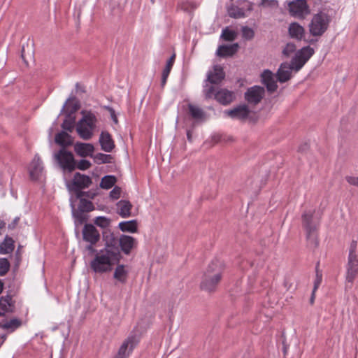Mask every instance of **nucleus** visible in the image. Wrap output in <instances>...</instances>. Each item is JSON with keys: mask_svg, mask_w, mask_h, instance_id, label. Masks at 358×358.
Returning <instances> with one entry per match:
<instances>
[{"mask_svg": "<svg viewBox=\"0 0 358 358\" xmlns=\"http://www.w3.org/2000/svg\"><path fill=\"white\" fill-rule=\"evenodd\" d=\"M225 269L224 262L220 259H213L203 273L200 287L208 292L215 291L220 282Z\"/></svg>", "mask_w": 358, "mask_h": 358, "instance_id": "f257e3e1", "label": "nucleus"}, {"mask_svg": "<svg viewBox=\"0 0 358 358\" xmlns=\"http://www.w3.org/2000/svg\"><path fill=\"white\" fill-rule=\"evenodd\" d=\"M94 259L90 262V268L97 273H106L111 271L116 260L118 253L115 251L103 248L99 251L94 252Z\"/></svg>", "mask_w": 358, "mask_h": 358, "instance_id": "f03ea898", "label": "nucleus"}, {"mask_svg": "<svg viewBox=\"0 0 358 358\" xmlns=\"http://www.w3.org/2000/svg\"><path fill=\"white\" fill-rule=\"evenodd\" d=\"M358 276L357 242L352 241L350 245L348 264L345 273V287L351 289L354 280Z\"/></svg>", "mask_w": 358, "mask_h": 358, "instance_id": "7ed1b4c3", "label": "nucleus"}, {"mask_svg": "<svg viewBox=\"0 0 358 358\" xmlns=\"http://www.w3.org/2000/svg\"><path fill=\"white\" fill-rule=\"evenodd\" d=\"M81 113L83 117L76 124V131L82 139L87 141L94 134L97 120L92 112L83 110Z\"/></svg>", "mask_w": 358, "mask_h": 358, "instance_id": "20e7f679", "label": "nucleus"}, {"mask_svg": "<svg viewBox=\"0 0 358 358\" xmlns=\"http://www.w3.org/2000/svg\"><path fill=\"white\" fill-rule=\"evenodd\" d=\"M331 17L325 13H318L313 15L308 28L313 36H322L328 29Z\"/></svg>", "mask_w": 358, "mask_h": 358, "instance_id": "39448f33", "label": "nucleus"}, {"mask_svg": "<svg viewBox=\"0 0 358 358\" xmlns=\"http://www.w3.org/2000/svg\"><path fill=\"white\" fill-rule=\"evenodd\" d=\"M314 210H308L302 215L303 226L306 231V237L309 244L316 247L318 244L316 234V226L313 223Z\"/></svg>", "mask_w": 358, "mask_h": 358, "instance_id": "423d86ee", "label": "nucleus"}, {"mask_svg": "<svg viewBox=\"0 0 358 358\" xmlns=\"http://www.w3.org/2000/svg\"><path fill=\"white\" fill-rule=\"evenodd\" d=\"M83 239L89 243L86 250L94 253L96 250L94 246L100 241L101 235L97 229L92 224H85L82 230Z\"/></svg>", "mask_w": 358, "mask_h": 358, "instance_id": "0eeeda50", "label": "nucleus"}, {"mask_svg": "<svg viewBox=\"0 0 358 358\" xmlns=\"http://www.w3.org/2000/svg\"><path fill=\"white\" fill-rule=\"evenodd\" d=\"M55 159L64 171L72 172L76 169V162L71 152L62 148L55 155Z\"/></svg>", "mask_w": 358, "mask_h": 358, "instance_id": "6e6552de", "label": "nucleus"}, {"mask_svg": "<svg viewBox=\"0 0 358 358\" xmlns=\"http://www.w3.org/2000/svg\"><path fill=\"white\" fill-rule=\"evenodd\" d=\"M138 343L135 335H129L121 344L113 358H129Z\"/></svg>", "mask_w": 358, "mask_h": 358, "instance_id": "1a4fd4ad", "label": "nucleus"}, {"mask_svg": "<svg viewBox=\"0 0 358 358\" xmlns=\"http://www.w3.org/2000/svg\"><path fill=\"white\" fill-rule=\"evenodd\" d=\"M288 6L290 14L299 18H304L310 13L306 0H294L289 2Z\"/></svg>", "mask_w": 358, "mask_h": 358, "instance_id": "9d476101", "label": "nucleus"}, {"mask_svg": "<svg viewBox=\"0 0 358 358\" xmlns=\"http://www.w3.org/2000/svg\"><path fill=\"white\" fill-rule=\"evenodd\" d=\"M118 243L121 251L126 255H130L138 246V241L135 238L125 234L120 236Z\"/></svg>", "mask_w": 358, "mask_h": 358, "instance_id": "9b49d317", "label": "nucleus"}, {"mask_svg": "<svg viewBox=\"0 0 358 358\" xmlns=\"http://www.w3.org/2000/svg\"><path fill=\"white\" fill-rule=\"evenodd\" d=\"M264 88L260 86H253L245 93V99L249 104L257 105L264 96Z\"/></svg>", "mask_w": 358, "mask_h": 358, "instance_id": "f8f14e48", "label": "nucleus"}, {"mask_svg": "<svg viewBox=\"0 0 358 358\" xmlns=\"http://www.w3.org/2000/svg\"><path fill=\"white\" fill-rule=\"evenodd\" d=\"M236 98L234 92L227 89H220L216 92L215 99L221 104L227 106L230 104Z\"/></svg>", "mask_w": 358, "mask_h": 358, "instance_id": "ddd939ff", "label": "nucleus"}, {"mask_svg": "<svg viewBox=\"0 0 358 358\" xmlns=\"http://www.w3.org/2000/svg\"><path fill=\"white\" fill-rule=\"evenodd\" d=\"M225 113L229 117L233 119L244 120L249 115L250 110L247 105L243 104L231 110H228Z\"/></svg>", "mask_w": 358, "mask_h": 358, "instance_id": "4468645a", "label": "nucleus"}, {"mask_svg": "<svg viewBox=\"0 0 358 358\" xmlns=\"http://www.w3.org/2000/svg\"><path fill=\"white\" fill-rule=\"evenodd\" d=\"M43 170V163L40 157L37 155L34 157L30 164L29 171L32 180H38Z\"/></svg>", "mask_w": 358, "mask_h": 358, "instance_id": "2eb2a0df", "label": "nucleus"}, {"mask_svg": "<svg viewBox=\"0 0 358 358\" xmlns=\"http://www.w3.org/2000/svg\"><path fill=\"white\" fill-rule=\"evenodd\" d=\"M261 77L262 83L266 85L268 92H273L277 90L278 85L275 80L274 75L271 71H264Z\"/></svg>", "mask_w": 358, "mask_h": 358, "instance_id": "dca6fc26", "label": "nucleus"}, {"mask_svg": "<svg viewBox=\"0 0 358 358\" xmlns=\"http://www.w3.org/2000/svg\"><path fill=\"white\" fill-rule=\"evenodd\" d=\"M74 150L78 155L82 157H92L94 151V147L91 143L77 142L74 145Z\"/></svg>", "mask_w": 358, "mask_h": 358, "instance_id": "f3484780", "label": "nucleus"}, {"mask_svg": "<svg viewBox=\"0 0 358 358\" xmlns=\"http://www.w3.org/2000/svg\"><path fill=\"white\" fill-rule=\"evenodd\" d=\"M101 149L107 152H111L115 148V143L111 135L108 131H102L99 137Z\"/></svg>", "mask_w": 358, "mask_h": 358, "instance_id": "a211bd4d", "label": "nucleus"}, {"mask_svg": "<svg viewBox=\"0 0 358 358\" xmlns=\"http://www.w3.org/2000/svg\"><path fill=\"white\" fill-rule=\"evenodd\" d=\"M238 44L220 45L217 50V55L221 57L233 56L238 50Z\"/></svg>", "mask_w": 358, "mask_h": 358, "instance_id": "6ab92c4d", "label": "nucleus"}, {"mask_svg": "<svg viewBox=\"0 0 358 358\" xmlns=\"http://www.w3.org/2000/svg\"><path fill=\"white\" fill-rule=\"evenodd\" d=\"M294 70L289 64H282L277 72V79L280 83H285L291 78Z\"/></svg>", "mask_w": 358, "mask_h": 358, "instance_id": "aec40b11", "label": "nucleus"}, {"mask_svg": "<svg viewBox=\"0 0 358 358\" xmlns=\"http://www.w3.org/2000/svg\"><path fill=\"white\" fill-rule=\"evenodd\" d=\"M92 183L91 178L85 175L76 173L73 179V185L78 189H85L88 187Z\"/></svg>", "mask_w": 358, "mask_h": 358, "instance_id": "412c9836", "label": "nucleus"}, {"mask_svg": "<svg viewBox=\"0 0 358 358\" xmlns=\"http://www.w3.org/2000/svg\"><path fill=\"white\" fill-rule=\"evenodd\" d=\"M225 76L223 69L220 66H215L213 71L208 75V80L213 84L220 83Z\"/></svg>", "mask_w": 358, "mask_h": 358, "instance_id": "4be33fe9", "label": "nucleus"}, {"mask_svg": "<svg viewBox=\"0 0 358 358\" xmlns=\"http://www.w3.org/2000/svg\"><path fill=\"white\" fill-rule=\"evenodd\" d=\"M288 31L291 38L299 41L302 39L305 34L304 28L297 22L291 23Z\"/></svg>", "mask_w": 358, "mask_h": 358, "instance_id": "5701e85b", "label": "nucleus"}, {"mask_svg": "<svg viewBox=\"0 0 358 358\" xmlns=\"http://www.w3.org/2000/svg\"><path fill=\"white\" fill-rule=\"evenodd\" d=\"M55 142L65 148L73 143V138L68 133L62 131L56 135Z\"/></svg>", "mask_w": 358, "mask_h": 358, "instance_id": "b1692460", "label": "nucleus"}, {"mask_svg": "<svg viewBox=\"0 0 358 358\" xmlns=\"http://www.w3.org/2000/svg\"><path fill=\"white\" fill-rule=\"evenodd\" d=\"M117 213L122 217H128L131 215V203L129 201L121 200L117 203Z\"/></svg>", "mask_w": 358, "mask_h": 358, "instance_id": "393cba45", "label": "nucleus"}, {"mask_svg": "<svg viewBox=\"0 0 358 358\" xmlns=\"http://www.w3.org/2000/svg\"><path fill=\"white\" fill-rule=\"evenodd\" d=\"M118 227L123 232L136 233L138 232V222L136 220L123 221L119 223Z\"/></svg>", "mask_w": 358, "mask_h": 358, "instance_id": "a878e982", "label": "nucleus"}, {"mask_svg": "<svg viewBox=\"0 0 358 358\" xmlns=\"http://www.w3.org/2000/svg\"><path fill=\"white\" fill-rule=\"evenodd\" d=\"M176 55H173L167 61L166 67L163 70L162 72V85L164 87L166 85V80L169 76L171 70L173 67L174 61H175Z\"/></svg>", "mask_w": 358, "mask_h": 358, "instance_id": "bb28decb", "label": "nucleus"}, {"mask_svg": "<svg viewBox=\"0 0 358 358\" xmlns=\"http://www.w3.org/2000/svg\"><path fill=\"white\" fill-rule=\"evenodd\" d=\"M79 101L76 100L75 98L68 99L64 106V109L66 112L69 113V115L76 113L77 110H79Z\"/></svg>", "mask_w": 358, "mask_h": 358, "instance_id": "cd10ccee", "label": "nucleus"}, {"mask_svg": "<svg viewBox=\"0 0 358 358\" xmlns=\"http://www.w3.org/2000/svg\"><path fill=\"white\" fill-rule=\"evenodd\" d=\"M14 250V241L6 236L4 241L0 245V253L8 254Z\"/></svg>", "mask_w": 358, "mask_h": 358, "instance_id": "c85d7f7f", "label": "nucleus"}, {"mask_svg": "<svg viewBox=\"0 0 358 358\" xmlns=\"http://www.w3.org/2000/svg\"><path fill=\"white\" fill-rule=\"evenodd\" d=\"M103 241H105V248L111 249L114 248L117 243L115 235L111 232H104L103 234Z\"/></svg>", "mask_w": 358, "mask_h": 358, "instance_id": "c756f323", "label": "nucleus"}, {"mask_svg": "<svg viewBox=\"0 0 358 358\" xmlns=\"http://www.w3.org/2000/svg\"><path fill=\"white\" fill-rule=\"evenodd\" d=\"M315 51L314 49L310 46H306L301 48L299 50L296 54L299 55L303 61H304V64H306L309 59L313 55Z\"/></svg>", "mask_w": 358, "mask_h": 358, "instance_id": "7c9ffc66", "label": "nucleus"}, {"mask_svg": "<svg viewBox=\"0 0 358 358\" xmlns=\"http://www.w3.org/2000/svg\"><path fill=\"white\" fill-rule=\"evenodd\" d=\"M114 278L122 283H124L127 280V273L123 265H118L114 272Z\"/></svg>", "mask_w": 358, "mask_h": 358, "instance_id": "2f4dec72", "label": "nucleus"}, {"mask_svg": "<svg viewBox=\"0 0 358 358\" xmlns=\"http://www.w3.org/2000/svg\"><path fill=\"white\" fill-rule=\"evenodd\" d=\"M189 113L192 116L193 119L199 120L203 117L204 113L203 111L193 104L188 105Z\"/></svg>", "mask_w": 358, "mask_h": 358, "instance_id": "473e14b6", "label": "nucleus"}, {"mask_svg": "<svg viewBox=\"0 0 358 358\" xmlns=\"http://www.w3.org/2000/svg\"><path fill=\"white\" fill-rule=\"evenodd\" d=\"M116 182V178L113 176H106L102 178L100 182V187L102 189H110Z\"/></svg>", "mask_w": 358, "mask_h": 358, "instance_id": "72a5a7b5", "label": "nucleus"}, {"mask_svg": "<svg viewBox=\"0 0 358 358\" xmlns=\"http://www.w3.org/2000/svg\"><path fill=\"white\" fill-rule=\"evenodd\" d=\"M11 298L8 296L6 298L1 297L0 299V315H3L6 313L11 310Z\"/></svg>", "mask_w": 358, "mask_h": 358, "instance_id": "f704fd0d", "label": "nucleus"}, {"mask_svg": "<svg viewBox=\"0 0 358 358\" xmlns=\"http://www.w3.org/2000/svg\"><path fill=\"white\" fill-rule=\"evenodd\" d=\"M78 209L82 212H91L94 209V206L92 201L85 199H80Z\"/></svg>", "mask_w": 358, "mask_h": 358, "instance_id": "c9c22d12", "label": "nucleus"}, {"mask_svg": "<svg viewBox=\"0 0 358 358\" xmlns=\"http://www.w3.org/2000/svg\"><path fill=\"white\" fill-rule=\"evenodd\" d=\"M228 14L231 17L241 18L245 17V12L238 6H231L228 8Z\"/></svg>", "mask_w": 358, "mask_h": 358, "instance_id": "e433bc0d", "label": "nucleus"}, {"mask_svg": "<svg viewBox=\"0 0 358 358\" xmlns=\"http://www.w3.org/2000/svg\"><path fill=\"white\" fill-rule=\"evenodd\" d=\"M237 33L235 31L229 29L228 27L224 28L221 34V37L226 41H233L236 39Z\"/></svg>", "mask_w": 358, "mask_h": 358, "instance_id": "4c0bfd02", "label": "nucleus"}, {"mask_svg": "<svg viewBox=\"0 0 358 358\" xmlns=\"http://www.w3.org/2000/svg\"><path fill=\"white\" fill-rule=\"evenodd\" d=\"M304 64L303 59L296 53L289 65L295 71H298L303 66Z\"/></svg>", "mask_w": 358, "mask_h": 358, "instance_id": "58836bf2", "label": "nucleus"}, {"mask_svg": "<svg viewBox=\"0 0 358 358\" xmlns=\"http://www.w3.org/2000/svg\"><path fill=\"white\" fill-rule=\"evenodd\" d=\"M304 64L303 59L296 53L289 65L295 71H298L303 66Z\"/></svg>", "mask_w": 358, "mask_h": 358, "instance_id": "ea45409f", "label": "nucleus"}, {"mask_svg": "<svg viewBox=\"0 0 358 358\" xmlns=\"http://www.w3.org/2000/svg\"><path fill=\"white\" fill-rule=\"evenodd\" d=\"M94 223L102 229H106L110 226V220L104 216H99L94 219Z\"/></svg>", "mask_w": 358, "mask_h": 358, "instance_id": "a19ab883", "label": "nucleus"}, {"mask_svg": "<svg viewBox=\"0 0 358 358\" xmlns=\"http://www.w3.org/2000/svg\"><path fill=\"white\" fill-rule=\"evenodd\" d=\"M21 325V322L17 319H12L2 324L4 329H10L14 331Z\"/></svg>", "mask_w": 358, "mask_h": 358, "instance_id": "79ce46f5", "label": "nucleus"}, {"mask_svg": "<svg viewBox=\"0 0 358 358\" xmlns=\"http://www.w3.org/2000/svg\"><path fill=\"white\" fill-rule=\"evenodd\" d=\"M94 161L97 164H103V163H110L112 159V157L110 155L98 153L94 157Z\"/></svg>", "mask_w": 358, "mask_h": 358, "instance_id": "37998d69", "label": "nucleus"}, {"mask_svg": "<svg viewBox=\"0 0 358 358\" xmlns=\"http://www.w3.org/2000/svg\"><path fill=\"white\" fill-rule=\"evenodd\" d=\"M10 268V263L6 258L0 259V275H4L7 273Z\"/></svg>", "mask_w": 358, "mask_h": 358, "instance_id": "c03bdc74", "label": "nucleus"}, {"mask_svg": "<svg viewBox=\"0 0 358 358\" xmlns=\"http://www.w3.org/2000/svg\"><path fill=\"white\" fill-rule=\"evenodd\" d=\"M91 163L90 161L86 159H81L80 160L78 164L76 163V168H78L80 170H87L91 166Z\"/></svg>", "mask_w": 358, "mask_h": 358, "instance_id": "a18cd8bd", "label": "nucleus"}, {"mask_svg": "<svg viewBox=\"0 0 358 358\" xmlns=\"http://www.w3.org/2000/svg\"><path fill=\"white\" fill-rule=\"evenodd\" d=\"M243 37L246 39H251L254 36V31L251 28L243 27L242 28Z\"/></svg>", "mask_w": 358, "mask_h": 358, "instance_id": "49530a36", "label": "nucleus"}, {"mask_svg": "<svg viewBox=\"0 0 358 358\" xmlns=\"http://www.w3.org/2000/svg\"><path fill=\"white\" fill-rule=\"evenodd\" d=\"M62 126L64 130L71 132L74 128V120H65Z\"/></svg>", "mask_w": 358, "mask_h": 358, "instance_id": "de8ad7c7", "label": "nucleus"}, {"mask_svg": "<svg viewBox=\"0 0 358 358\" xmlns=\"http://www.w3.org/2000/svg\"><path fill=\"white\" fill-rule=\"evenodd\" d=\"M260 5L264 7H278V3L277 0H262Z\"/></svg>", "mask_w": 358, "mask_h": 358, "instance_id": "09e8293b", "label": "nucleus"}, {"mask_svg": "<svg viewBox=\"0 0 358 358\" xmlns=\"http://www.w3.org/2000/svg\"><path fill=\"white\" fill-rule=\"evenodd\" d=\"M296 50V45L293 43H287L285 47L282 52L286 56H289Z\"/></svg>", "mask_w": 358, "mask_h": 358, "instance_id": "8fccbe9b", "label": "nucleus"}, {"mask_svg": "<svg viewBox=\"0 0 358 358\" xmlns=\"http://www.w3.org/2000/svg\"><path fill=\"white\" fill-rule=\"evenodd\" d=\"M121 194V188L119 187H115L110 192V196L113 199H117L120 198Z\"/></svg>", "mask_w": 358, "mask_h": 358, "instance_id": "3c124183", "label": "nucleus"}, {"mask_svg": "<svg viewBox=\"0 0 358 358\" xmlns=\"http://www.w3.org/2000/svg\"><path fill=\"white\" fill-rule=\"evenodd\" d=\"M216 94L215 89L213 86H210L208 89L205 90V95L208 99H210L213 96L215 97V94Z\"/></svg>", "mask_w": 358, "mask_h": 358, "instance_id": "603ef678", "label": "nucleus"}, {"mask_svg": "<svg viewBox=\"0 0 358 358\" xmlns=\"http://www.w3.org/2000/svg\"><path fill=\"white\" fill-rule=\"evenodd\" d=\"M321 282H322V274H320L319 272L317 271L316 278L314 282L313 292H315L316 290L318 289Z\"/></svg>", "mask_w": 358, "mask_h": 358, "instance_id": "864d4df0", "label": "nucleus"}, {"mask_svg": "<svg viewBox=\"0 0 358 358\" xmlns=\"http://www.w3.org/2000/svg\"><path fill=\"white\" fill-rule=\"evenodd\" d=\"M345 180L350 185L358 187V176H348L345 177Z\"/></svg>", "mask_w": 358, "mask_h": 358, "instance_id": "5fc2aeb1", "label": "nucleus"}, {"mask_svg": "<svg viewBox=\"0 0 358 358\" xmlns=\"http://www.w3.org/2000/svg\"><path fill=\"white\" fill-rule=\"evenodd\" d=\"M85 212L79 211L75 214L76 219L79 220L80 222H83L86 220V216L84 214Z\"/></svg>", "mask_w": 358, "mask_h": 358, "instance_id": "6e6d98bb", "label": "nucleus"}, {"mask_svg": "<svg viewBox=\"0 0 358 358\" xmlns=\"http://www.w3.org/2000/svg\"><path fill=\"white\" fill-rule=\"evenodd\" d=\"M19 218L18 217H16L15 220H14V222H13V224H9V228L10 229H13L15 227V225L17 224L18 221H19Z\"/></svg>", "mask_w": 358, "mask_h": 358, "instance_id": "4d7b16f0", "label": "nucleus"}, {"mask_svg": "<svg viewBox=\"0 0 358 358\" xmlns=\"http://www.w3.org/2000/svg\"><path fill=\"white\" fill-rule=\"evenodd\" d=\"M315 292H312V295H311V297H310V302L311 304H313L314 303V301H315Z\"/></svg>", "mask_w": 358, "mask_h": 358, "instance_id": "13d9d810", "label": "nucleus"}, {"mask_svg": "<svg viewBox=\"0 0 358 358\" xmlns=\"http://www.w3.org/2000/svg\"><path fill=\"white\" fill-rule=\"evenodd\" d=\"M112 117H113V121L115 123H117V117H116V116H115V115L114 113V111H113V113H112Z\"/></svg>", "mask_w": 358, "mask_h": 358, "instance_id": "bf43d9fd", "label": "nucleus"}, {"mask_svg": "<svg viewBox=\"0 0 358 358\" xmlns=\"http://www.w3.org/2000/svg\"><path fill=\"white\" fill-rule=\"evenodd\" d=\"M83 194H84V192H83L80 191V192H78V194H77V197H78V198H80Z\"/></svg>", "mask_w": 358, "mask_h": 358, "instance_id": "052dcab7", "label": "nucleus"}, {"mask_svg": "<svg viewBox=\"0 0 358 358\" xmlns=\"http://www.w3.org/2000/svg\"><path fill=\"white\" fill-rule=\"evenodd\" d=\"M3 283L2 282V281L0 280V294L1 293L2 290H3Z\"/></svg>", "mask_w": 358, "mask_h": 358, "instance_id": "680f3d73", "label": "nucleus"}, {"mask_svg": "<svg viewBox=\"0 0 358 358\" xmlns=\"http://www.w3.org/2000/svg\"><path fill=\"white\" fill-rule=\"evenodd\" d=\"M187 138H188V140L190 141H191V134H190V132H189V131H188V132H187Z\"/></svg>", "mask_w": 358, "mask_h": 358, "instance_id": "e2e57ef3", "label": "nucleus"}]
</instances>
